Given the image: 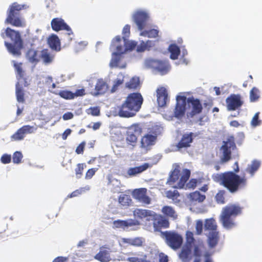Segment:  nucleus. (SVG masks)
I'll return each mask as SVG.
<instances>
[{"mask_svg":"<svg viewBox=\"0 0 262 262\" xmlns=\"http://www.w3.org/2000/svg\"><path fill=\"white\" fill-rule=\"evenodd\" d=\"M2 38H9L12 43L5 41V45L9 53L13 55H21V50L23 47V40L19 31H16L9 27L7 28L4 32L1 34Z\"/></svg>","mask_w":262,"mask_h":262,"instance_id":"obj_4","label":"nucleus"},{"mask_svg":"<svg viewBox=\"0 0 262 262\" xmlns=\"http://www.w3.org/2000/svg\"><path fill=\"white\" fill-rule=\"evenodd\" d=\"M149 167H150L149 164L145 163L139 166L129 168L127 170V174L130 176H135L146 170Z\"/></svg>","mask_w":262,"mask_h":262,"instance_id":"obj_28","label":"nucleus"},{"mask_svg":"<svg viewBox=\"0 0 262 262\" xmlns=\"http://www.w3.org/2000/svg\"><path fill=\"white\" fill-rule=\"evenodd\" d=\"M85 145L84 141L82 142L76 148V152L77 154H82L84 151V149Z\"/></svg>","mask_w":262,"mask_h":262,"instance_id":"obj_58","label":"nucleus"},{"mask_svg":"<svg viewBox=\"0 0 262 262\" xmlns=\"http://www.w3.org/2000/svg\"><path fill=\"white\" fill-rule=\"evenodd\" d=\"M186 102L189 104H191L192 111L190 113V117H193L194 115L201 113L203 110L202 104L198 99H194L193 97H189L186 99Z\"/></svg>","mask_w":262,"mask_h":262,"instance_id":"obj_20","label":"nucleus"},{"mask_svg":"<svg viewBox=\"0 0 262 262\" xmlns=\"http://www.w3.org/2000/svg\"><path fill=\"white\" fill-rule=\"evenodd\" d=\"M186 97L184 96H178L177 97V103L176 105L174 116L180 119L182 118L186 112Z\"/></svg>","mask_w":262,"mask_h":262,"instance_id":"obj_17","label":"nucleus"},{"mask_svg":"<svg viewBox=\"0 0 262 262\" xmlns=\"http://www.w3.org/2000/svg\"><path fill=\"white\" fill-rule=\"evenodd\" d=\"M68 260V258L63 256H58L55 258L52 262H66Z\"/></svg>","mask_w":262,"mask_h":262,"instance_id":"obj_64","label":"nucleus"},{"mask_svg":"<svg viewBox=\"0 0 262 262\" xmlns=\"http://www.w3.org/2000/svg\"><path fill=\"white\" fill-rule=\"evenodd\" d=\"M259 112L255 113L254 116L252 118V119L251 122V125L252 126L255 127L260 124L261 121L259 120Z\"/></svg>","mask_w":262,"mask_h":262,"instance_id":"obj_52","label":"nucleus"},{"mask_svg":"<svg viewBox=\"0 0 262 262\" xmlns=\"http://www.w3.org/2000/svg\"><path fill=\"white\" fill-rule=\"evenodd\" d=\"M260 165V163L258 161L253 160L251 164L248 166L246 171L250 174L251 177H253L259 168Z\"/></svg>","mask_w":262,"mask_h":262,"instance_id":"obj_38","label":"nucleus"},{"mask_svg":"<svg viewBox=\"0 0 262 262\" xmlns=\"http://www.w3.org/2000/svg\"><path fill=\"white\" fill-rule=\"evenodd\" d=\"M37 129L36 126L26 125L19 128L11 136L12 141H20L24 139L26 134L33 133Z\"/></svg>","mask_w":262,"mask_h":262,"instance_id":"obj_13","label":"nucleus"},{"mask_svg":"<svg viewBox=\"0 0 262 262\" xmlns=\"http://www.w3.org/2000/svg\"><path fill=\"white\" fill-rule=\"evenodd\" d=\"M203 224L202 221H198L196 223L195 229L196 234L197 235H201L203 231Z\"/></svg>","mask_w":262,"mask_h":262,"instance_id":"obj_57","label":"nucleus"},{"mask_svg":"<svg viewBox=\"0 0 262 262\" xmlns=\"http://www.w3.org/2000/svg\"><path fill=\"white\" fill-rule=\"evenodd\" d=\"M188 198L192 203H202L205 200L206 196L204 194H201L199 191H195L190 193Z\"/></svg>","mask_w":262,"mask_h":262,"instance_id":"obj_29","label":"nucleus"},{"mask_svg":"<svg viewBox=\"0 0 262 262\" xmlns=\"http://www.w3.org/2000/svg\"><path fill=\"white\" fill-rule=\"evenodd\" d=\"M234 141V137L230 136L226 141H223V145L220 148L222 154L221 157L222 163H226L231 159L232 150L236 148Z\"/></svg>","mask_w":262,"mask_h":262,"instance_id":"obj_10","label":"nucleus"},{"mask_svg":"<svg viewBox=\"0 0 262 262\" xmlns=\"http://www.w3.org/2000/svg\"><path fill=\"white\" fill-rule=\"evenodd\" d=\"M159 31L157 29H152L148 30L141 31L140 35L144 37L149 38H155L158 36Z\"/></svg>","mask_w":262,"mask_h":262,"instance_id":"obj_42","label":"nucleus"},{"mask_svg":"<svg viewBox=\"0 0 262 262\" xmlns=\"http://www.w3.org/2000/svg\"><path fill=\"white\" fill-rule=\"evenodd\" d=\"M226 106L228 111H235L239 109L244 104L239 94H231L226 100Z\"/></svg>","mask_w":262,"mask_h":262,"instance_id":"obj_12","label":"nucleus"},{"mask_svg":"<svg viewBox=\"0 0 262 262\" xmlns=\"http://www.w3.org/2000/svg\"><path fill=\"white\" fill-rule=\"evenodd\" d=\"M21 63H16L14 62V67L15 68V70L16 71L17 73L19 75L20 77H23L24 76V71L21 68Z\"/></svg>","mask_w":262,"mask_h":262,"instance_id":"obj_54","label":"nucleus"},{"mask_svg":"<svg viewBox=\"0 0 262 262\" xmlns=\"http://www.w3.org/2000/svg\"><path fill=\"white\" fill-rule=\"evenodd\" d=\"M23 158V155L20 151H15L12 157L13 162L15 164H19L21 162Z\"/></svg>","mask_w":262,"mask_h":262,"instance_id":"obj_50","label":"nucleus"},{"mask_svg":"<svg viewBox=\"0 0 262 262\" xmlns=\"http://www.w3.org/2000/svg\"><path fill=\"white\" fill-rule=\"evenodd\" d=\"M157 69L158 71L160 72L162 74H166L169 70V67L165 63L159 62L157 67Z\"/></svg>","mask_w":262,"mask_h":262,"instance_id":"obj_48","label":"nucleus"},{"mask_svg":"<svg viewBox=\"0 0 262 262\" xmlns=\"http://www.w3.org/2000/svg\"><path fill=\"white\" fill-rule=\"evenodd\" d=\"M51 25L52 29L55 31L58 32L61 30L67 31L62 39L68 42H70L72 40L73 32L63 19L59 17L54 18L52 20Z\"/></svg>","mask_w":262,"mask_h":262,"instance_id":"obj_9","label":"nucleus"},{"mask_svg":"<svg viewBox=\"0 0 262 262\" xmlns=\"http://www.w3.org/2000/svg\"><path fill=\"white\" fill-rule=\"evenodd\" d=\"M195 137V134L192 132L183 134L180 140L176 145L177 150L181 151L183 148L186 149L190 147Z\"/></svg>","mask_w":262,"mask_h":262,"instance_id":"obj_14","label":"nucleus"},{"mask_svg":"<svg viewBox=\"0 0 262 262\" xmlns=\"http://www.w3.org/2000/svg\"><path fill=\"white\" fill-rule=\"evenodd\" d=\"M157 136L155 133H149L144 135L140 141V147L146 151L149 150L157 141Z\"/></svg>","mask_w":262,"mask_h":262,"instance_id":"obj_16","label":"nucleus"},{"mask_svg":"<svg viewBox=\"0 0 262 262\" xmlns=\"http://www.w3.org/2000/svg\"><path fill=\"white\" fill-rule=\"evenodd\" d=\"M167 245L171 249L176 250L180 249L183 243L182 236L174 231H166L161 233Z\"/></svg>","mask_w":262,"mask_h":262,"instance_id":"obj_8","label":"nucleus"},{"mask_svg":"<svg viewBox=\"0 0 262 262\" xmlns=\"http://www.w3.org/2000/svg\"><path fill=\"white\" fill-rule=\"evenodd\" d=\"M154 228H167L169 227L168 220L162 216H159L157 219H155V215L154 216Z\"/></svg>","mask_w":262,"mask_h":262,"instance_id":"obj_25","label":"nucleus"},{"mask_svg":"<svg viewBox=\"0 0 262 262\" xmlns=\"http://www.w3.org/2000/svg\"><path fill=\"white\" fill-rule=\"evenodd\" d=\"M162 213L166 216L172 218L173 220L177 219V214L174 209L169 206H164L162 209Z\"/></svg>","mask_w":262,"mask_h":262,"instance_id":"obj_34","label":"nucleus"},{"mask_svg":"<svg viewBox=\"0 0 262 262\" xmlns=\"http://www.w3.org/2000/svg\"><path fill=\"white\" fill-rule=\"evenodd\" d=\"M148 19V14L142 11H138L133 15L134 21L140 31H142L146 27Z\"/></svg>","mask_w":262,"mask_h":262,"instance_id":"obj_15","label":"nucleus"},{"mask_svg":"<svg viewBox=\"0 0 262 262\" xmlns=\"http://www.w3.org/2000/svg\"><path fill=\"white\" fill-rule=\"evenodd\" d=\"M118 202L120 205L124 207V208L130 206L133 203L132 200L129 195L127 194H122L118 197Z\"/></svg>","mask_w":262,"mask_h":262,"instance_id":"obj_31","label":"nucleus"},{"mask_svg":"<svg viewBox=\"0 0 262 262\" xmlns=\"http://www.w3.org/2000/svg\"><path fill=\"white\" fill-rule=\"evenodd\" d=\"M114 225L116 228H123L139 225L140 224L138 221L134 220L133 219H129L127 220H117L113 222Z\"/></svg>","mask_w":262,"mask_h":262,"instance_id":"obj_21","label":"nucleus"},{"mask_svg":"<svg viewBox=\"0 0 262 262\" xmlns=\"http://www.w3.org/2000/svg\"><path fill=\"white\" fill-rule=\"evenodd\" d=\"M1 160L3 164H8L10 163L11 160V156L7 154L3 155L1 157Z\"/></svg>","mask_w":262,"mask_h":262,"instance_id":"obj_59","label":"nucleus"},{"mask_svg":"<svg viewBox=\"0 0 262 262\" xmlns=\"http://www.w3.org/2000/svg\"><path fill=\"white\" fill-rule=\"evenodd\" d=\"M52 94L59 95L61 98L66 100L74 99V93L69 90H61L56 92L52 91Z\"/></svg>","mask_w":262,"mask_h":262,"instance_id":"obj_36","label":"nucleus"},{"mask_svg":"<svg viewBox=\"0 0 262 262\" xmlns=\"http://www.w3.org/2000/svg\"><path fill=\"white\" fill-rule=\"evenodd\" d=\"M142 133L141 127L137 124H133L127 128L125 134V141L127 146L134 148L136 146L138 136Z\"/></svg>","mask_w":262,"mask_h":262,"instance_id":"obj_11","label":"nucleus"},{"mask_svg":"<svg viewBox=\"0 0 262 262\" xmlns=\"http://www.w3.org/2000/svg\"><path fill=\"white\" fill-rule=\"evenodd\" d=\"M168 50L170 53V57L173 60L178 59L180 54V49L176 44H171L168 47Z\"/></svg>","mask_w":262,"mask_h":262,"instance_id":"obj_39","label":"nucleus"},{"mask_svg":"<svg viewBox=\"0 0 262 262\" xmlns=\"http://www.w3.org/2000/svg\"><path fill=\"white\" fill-rule=\"evenodd\" d=\"M85 165L83 163H79L77 165L75 169V173L77 178H81L82 172Z\"/></svg>","mask_w":262,"mask_h":262,"instance_id":"obj_49","label":"nucleus"},{"mask_svg":"<svg viewBox=\"0 0 262 262\" xmlns=\"http://www.w3.org/2000/svg\"><path fill=\"white\" fill-rule=\"evenodd\" d=\"M24 7V5H19L16 2L12 3L7 10L5 23L16 27H25L26 21L20 12Z\"/></svg>","mask_w":262,"mask_h":262,"instance_id":"obj_6","label":"nucleus"},{"mask_svg":"<svg viewBox=\"0 0 262 262\" xmlns=\"http://www.w3.org/2000/svg\"><path fill=\"white\" fill-rule=\"evenodd\" d=\"M98 168H91L89 169L86 172L85 178V179H91L93 176L95 175L96 172L97 171Z\"/></svg>","mask_w":262,"mask_h":262,"instance_id":"obj_56","label":"nucleus"},{"mask_svg":"<svg viewBox=\"0 0 262 262\" xmlns=\"http://www.w3.org/2000/svg\"><path fill=\"white\" fill-rule=\"evenodd\" d=\"M48 43L49 47L54 50L59 51L60 50V42L58 37L55 34H52L48 39Z\"/></svg>","mask_w":262,"mask_h":262,"instance_id":"obj_27","label":"nucleus"},{"mask_svg":"<svg viewBox=\"0 0 262 262\" xmlns=\"http://www.w3.org/2000/svg\"><path fill=\"white\" fill-rule=\"evenodd\" d=\"M166 196L167 198L171 199L174 203H179L180 200L179 199L180 193L177 190H168L166 192Z\"/></svg>","mask_w":262,"mask_h":262,"instance_id":"obj_41","label":"nucleus"},{"mask_svg":"<svg viewBox=\"0 0 262 262\" xmlns=\"http://www.w3.org/2000/svg\"><path fill=\"white\" fill-rule=\"evenodd\" d=\"M146 50H148L147 43H145L143 41H142L140 44L138 46L137 48V51L140 52H143Z\"/></svg>","mask_w":262,"mask_h":262,"instance_id":"obj_60","label":"nucleus"},{"mask_svg":"<svg viewBox=\"0 0 262 262\" xmlns=\"http://www.w3.org/2000/svg\"><path fill=\"white\" fill-rule=\"evenodd\" d=\"M143 239L142 237H135L133 238L132 246L135 247H141L143 244Z\"/></svg>","mask_w":262,"mask_h":262,"instance_id":"obj_55","label":"nucleus"},{"mask_svg":"<svg viewBox=\"0 0 262 262\" xmlns=\"http://www.w3.org/2000/svg\"><path fill=\"white\" fill-rule=\"evenodd\" d=\"M194 241L193 233L191 231H187L186 232V242L185 245L192 247Z\"/></svg>","mask_w":262,"mask_h":262,"instance_id":"obj_47","label":"nucleus"},{"mask_svg":"<svg viewBox=\"0 0 262 262\" xmlns=\"http://www.w3.org/2000/svg\"><path fill=\"white\" fill-rule=\"evenodd\" d=\"M108 89L106 83L102 79H98L95 87L94 96L102 95L104 94Z\"/></svg>","mask_w":262,"mask_h":262,"instance_id":"obj_23","label":"nucleus"},{"mask_svg":"<svg viewBox=\"0 0 262 262\" xmlns=\"http://www.w3.org/2000/svg\"><path fill=\"white\" fill-rule=\"evenodd\" d=\"M122 38L120 36H116L112 41L111 47L115 48L117 53L114 52L110 62V67L113 68H124L126 67V63H121L123 58V46L121 45Z\"/></svg>","mask_w":262,"mask_h":262,"instance_id":"obj_7","label":"nucleus"},{"mask_svg":"<svg viewBox=\"0 0 262 262\" xmlns=\"http://www.w3.org/2000/svg\"><path fill=\"white\" fill-rule=\"evenodd\" d=\"M192 247L186 246L182 249L179 256L180 258L184 261H188L190 259V255L191 253Z\"/></svg>","mask_w":262,"mask_h":262,"instance_id":"obj_32","label":"nucleus"},{"mask_svg":"<svg viewBox=\"0 0 262 262\" xmlns=\"http://www.w3.org/2000/svg\"><path fill=\"white\" fill-rule=\"evenodd\" d=\"M130 26L129 25H126L122 30V34L123 36L122 37V38L123 39V40H125V39H127V37H129L130 32Z\"/></svg>","mask_w":262,"mask_h":262,"instance_id":"obj_53","label":"nucleus"},{"mask_svg":"<svg viewBox=\"0 0 262 262\" xmlns=\"http://www.w3.org/2000/svg\"><path fill=\"white\" fill-rule=\"evenodd\" d=\"M225 191L224 190H220L215 196V199L217 204H224L225 203Z\"/></svg>","mask_w":262,"mask_h":262,"instance_id":"obj_43","label":"nucleus"},{"mask_svg":"<svg viewBox=\"0 0 262 262\" xmlns=\"http://www.w3.org/2000/svg\"><path fill=\"white\" fill-rule=\"evenodd\" d=\"M124 82V79H117L114 82V84L111 89V92L114 93L116 92L118 89V87L122 84Z\"/></svg>","mask_w":262,"mask_h":262,"instance_id":"obj_51","label":"nucleus"},{"mask_svg":"<svg viewBox=\"0 0 262 262\" xmlns=\"http://www.w3.org/2000/svg\"><path fill=\"white\" fill-rule=\"evenodd\" d=\"M132 195L135 200L145 205H148L151 202L150 198L147 195L146 188L135 189L133 191Z\"/></svg>","mask_w":262,"mask_h":262,"instance_id":"obj_18","label":"nucleus"},{"mask_svg":"<svg viewBox=\"0 0 262 262\" xmlns=\"http://www.w3.org/2000/svg\"><path fill=\"white\" fill-rule=\"evenodd\" d=\"M133 214L135 217L141 220L155 216V213L151 210L139 208H137L134 211Z\"/></svg>","mask_w":262,"mask_h":262,"instance_id":"obj_22","label":"nucleus"},{"mask_svg":"<svg viewBox=\"0 0 262 262\" xmlns=\"http://www.w3.org/2000/svg\"><path fill=\"white\" fill-rule=\"evenodd\" d=\"M156 92L157 103L159 106H165L169 101L168 94L166 89L163 86H161L157 89Z\"/></svg>","mask_w":262,"mask_h":262,"instance_id":"obj_19","label":"nucleus"},{"mask_svg":"<svg viewBox=\"0 0 262 262\" xmlns=\"http://www.w3.org/2000/svg\"><path fill=\"white\" fill-rule=\"evenodd\" d=\"M219 240V231L209 232L208 235V244L210 248L215 247Z\"/></svg>","mask_w":262,"mask_h":262,"instance_id":"obj_26","label":"nucleus"},{"mask_svg":"<svg viewBox=\"0 0 262 262\" xmlns=\"http://www.w3.org/2000/svg\"><path fill=\"white\" fill-rule=\"evenodd\" d=\"M82 191V188H81L80 189H77L73 192H72L70 195H68V197L69 198H73L79 195H80Z\"/></svg>","mask_w":262,"mask_h":262,"instance_id":"obj_62","label":"nucleus"},{"mask_svg":"<svg viewBox=\"0 0 262 262\" xmlns=\"http://www.w3.org/2000/svg\"><path fill=\"white\" fill-rule=\"evenodd\" d=\"M243 208L238 204H230L223 208L220 215V221L223 226L227 229H231L236 225L234 218L242 213Z\"/></svg>","mask_w":262,"mask_h":262,"instance_id":"obj_5","label":"nucleus"},{"mask_svg":"<svg viewBox=\"0 0 262 262\" xmlns=\"http://www.w3.org/2000/svg\"><path fill=\"white\" fill-rule=\"evenodd\" d=\"M26 57L28 60L32 63H36L39 61L38 52L33 49H30L28 51Z\"/></svg>","mask_w":262,"mask_h":262,"instance_id":"obj_37","label":"nucleus"},{"mask_svg":"<svg viewBox=\"0 0 262 262\" xmlns=\"http://www.w3.org/2000/svg\"><path fill=\"white\" fill-rule=\"evenodd\" d=\"M86 112L93 116H98L100 114V108L98 106L91 107L86 110Z\"/></svg>","mask_w":262,"mask_h":262,"instance_id":"obj_46","label":"nucleus"},{"mask_svg":"<svg viewBox=\"0 0 262 262\" xmlns=\"http://www.w3.org/2000/svg\"><path fill=\"white\" fill-rule=\"evenodd\" d=\"M180 166L176 164L174 169L169 173L166 184L171 186L174 188L194 189L198 181L196 179H191L187 184L186 182L190 178L191 172L188 169H183L182 172Z\"/></svg>","mask_w":262,"mask_h":262,"instance_id":"obj_1","label":"nucleus"},{"mask_svg":"<svg viewBox=\"0 0 262 262\" xmlns=\"http://www.w3.org/2000/svg\"><path fill=\"white\" fill-rule=\"evenodd\" d=\"M15 94H16L17 101L19 103H25V91L24 90L23 88L19 85L18 83H17L16 85Z\"/></svg>","mask_w":262,"mask_h":262,"instance_id":"obj_35","label":"nucleus"},{"mask_svg":"<svg viewBox=\"0 0 262 262\" xmlns=\"http://www.w3.org/2000/svg\"><path fill=\"white\" fill-rule=\"evenodd\" d=\"M122 46H123V52H124L134 50L136 48L137 44L135 42L129 41L127 39H125V40H124V45Z\"/></svg>","mask_w":262,"mask_h":262,"instance_id":"obj_44","label":"nucleus"},{"mask_svg":"<svg viewBox=\"0 0 262 262\" xmlns=\"http://www.w3.org/2000/svg\"><path fill=\"white\" fill-rule=\"evenodd\" d=\"M125 88L129 90H135L140 87V81L139 77H133L125 83Z\"/></svg>","mask_w":262,"mask_h":262,"instance_id":"obj_30","label":"nucleus"},{"mask_svg":"<svg viewBox=\"0 0 262 262\" xmlns=\"http://www.w3.org/2000/svg\"><path fill=\"white\" fill-rule=\"evenodd\" d=\"M259 98V90L254 87L253 88L250 92V101L252 102H255Z\"/></svg>","mask_w":262,"mask_h":262,"instance_id":"obj_45","label":"nucleus"},{"mask_svg":"<svg viewBox=\"0 0 262 262\" xmlns=\"http://www.w3.org/2000/svg\"><path fill=\"white\" fill-rule=\"evenodd\" d=\"M143 98L140 93H130L121 105L118 106V115L122 118H130L136 115L141 108Z\"/></svg>","mask_w":262,"mask_h":262,"instance_id":"obj_2","label":"nucleus"},{"mask_svg":"<svg viewBox=\"0 0 262 262\" xmlns=\"http://www.w3.org/2000/svg\"><path fill=\"white\" fill-rule=\"evenodd\" d=\"M74 115L71 112H67L63 114L62 118L64 120L71 119L73 118Z\"/></svg>","mask_w":262,"mask_h":262,"instance_id":"obj_63","label":"nucleus"},{"mask_svg":"<svg viewBox=\"0 0 262 262\" xmlns=\"http://www.w3.org/2000/svg\"><path fill=\"white\" fill-rule=\"evenodd\" d=\"M40 57L45 64H49L52 62L54 56L51 55L47 49H43L41 52Z\"/></svg>","mask_w":262,"mask_h":262,"instance_id":"obj_40","label":"nucleus"},{"mask_svg":"<svg viewBox=\"0 0 262 262\" xmlns=\"http://www.w3.org/2000/svg\"><path fill=\"white\" fill-rule=\"evenodd\" d=\"M94 258L101 262H108L111 259L110 252L104 248H100L99 252L95 255Z\"/></svg>","mask_w":262,"mask_h":262,"instance_id":"obj_24","label":"nucleus"},{"mask_svg":"<svg viewBox=\"0 0 262 262\" xmlns=\"http://www.w3.org/2000/svg\"><path fill=\"white\" fill-rule=\"evenodd\" d=\"M204 228L205 230L209 232L217 231V226L215 220L213 218L206 219L205 221Z\"/></svg>","mask_w":262,"mask_h":262,"instance_id":"obj_33","label":"nucleus"},{"mask_svg":"<svg viewBox=\"0 0 262 262\" xmlns=\"http://www.w3.org/2000/svg\"><path fill=\"white\" fill-rule=\"evenodd\" d=\"M85 95V90L84 89H81L77 90L75 93H74V99L75 97L83 96Z\"/></svg>","mask_w":262,"mask_h":262,"instance_id":"obj_61","label":"nucleus"},{"mask_svg":"<svg viewBox=\"0 0 262 262\" xmlns=\"http://www.w3.org/2000/svg\"><path fill=\"white\" fill-rule=\"evenodd\" d=\"M215 177L220 184L231 193L245 188L247 185V179L244 176L241 177L233 171L217 174Z\"/></svg>","mask_w":262,"mask_h":262,"instance_id":"obj_3","label":"nucleus"}]
</instances>
